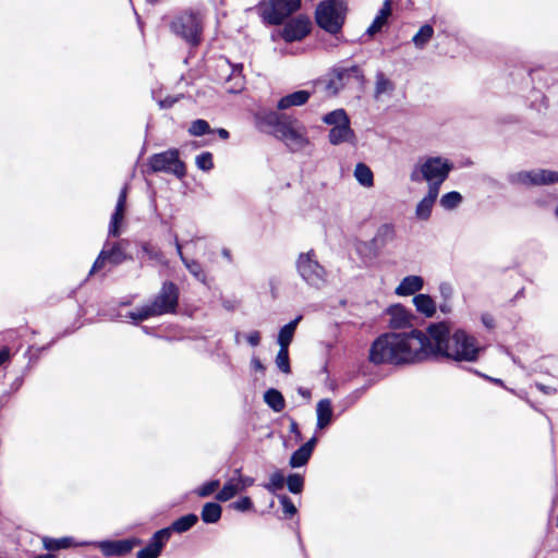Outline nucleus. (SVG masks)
Masks as SVG:
<instances>
[{
    "mask_svg": "<svg viewBox=\"0 0 558 558\" xmlns=\"http://www.w3.org/2000/svg\"><path fill=\"white\" fill-rule=\"evenodd\" d=\"M316 442H317V438L312 437L307 442L302 445L298 450H295L292 453L289 464L292 468H301V466L305 465L308 462V460L314 451Z\"/></svg>",
    "mask_w": 558,
    "mask_h": 558,
    "instance_id": "obj_20",
    "label": "nucleus"
},
{
    "mask_svg": "<svg viewBox=\"0 0 558 558\" xmlns=\"http://www.w3.org/2000/svg\"><path fill=\"white\" fill-rule=\"evenodd\" d=\"M171 31L191 45H198L203 32V17L199 13L186 11L171 22Z\"/></svg>",
    "mask_w": 558,
    "mask_h": 558,
    "instance_id": "obj_7",
    "label": "nucleus"
},
{
    "mask_svg": "<svg viewBox=\"0 0 558 558\" xmlns=\"http://www.w3.org/2000/svg\"><path fill=\"white\" fill-rule=\"evenodd\" d=\"M311 94L307 90H298L282 97L278 101V109L286 110L294 106H302L310 99Z\"/></svg>",
    "mask_w": 558,
    "mask_h": 558,
    "instance_id": "obj_26",
    "label": "nucleus"
},
{
    "mask_svg": "<svg viewBox=\"0 0 558 558\" xmlns=\"http://www.w3.org/2000/svg\"><path fill=\"white\" fill-rule=\"evenodd\" d=\"M426 348H430V356H444L458 362H474L481 351L473 336L462 329H457L450 335V328L444 322L428 326Z\"/></svg>",
    "mask_w": 558,
    "mask_h": 558,
    "instance_id": "obj_2",
    "label": "nucleus"
},
{
    "mask_svg": "<svg viewBox=\"0 0 558 558\" xmlns=\"http://www.w3.org/2000/svg\"><path fill=\"white\" fill-rule=\"evenodd\" d=\"M328 140L332 145H340L343 143L354 144L355 133L351 129L350 122L342 125L333 126L330 129Z\"/></svg>",
    "mask_w": 558,
    "mask_h": 558,
    "instance_id": "obj_19",
    "label": "nucleus"
},
{
    "mask_svg": "<svg viewBox=\"0 0 558 558\" xmlns=\"http://www.w3.org/2000/svg\"><path fill=\"white\" fill-rule=\"evenodd\" d=\"M355 180L364 187H372L374 185V174L371 168L364 162H359L354 168Z\"/></svg>",
    "mask_w": 558,
    "mask_h": 558,
    "instance_id": "obj_30",
    "label": "nucleus"
},
{
    "mask_svg": "<svg viewBox=\"0 0 558 558\" xmlns=\"http://www.w3.org/2000/svg\"><path fill=\"white\" fill-rule=\"evenodd\" d=\"M350 77L349 70H339L336 71L332 75V77L329 80L326 89L331 93L332 95H336L339 93L342 88H344L345 81Z\"/></svg>",
    "mask_w": 558,
    "mask_h": 558,
    "instance_id": "obj_33",
    "label": "nucleus"
},
{
    "mask_svg": "<svg viewBox=\"0 0 558 558\" xmlns=\"http://www.w3.org/2000/svg\"><path fill=\"white\" fill-rule=\"evenodd\" d=\"M173 101L174 100L165 99V100L160 101V106L161 107H170L173 104Z\"/></svg>",
    "mask_w": 558,
    "mask_h": 558,
    "instance_id": "obj_62",
    "label": "nucleus"
},
{
    "mask_svg": "<svg viewBox=\"0 0 558 558\" xmlns=\"http://www.w3.org/2000/svg\"><path fill=\"white\" fill-rule=\"evenodd\" d=\"M323 122L333 128L350 122V119L343 109H336L325 114L323 118Z\"/></svg>",
    "mask_w": 558,
    "mask_h": 558,
    "instance_id": "obj_37",
    "label": "nucleus"
},
{
    "mask_svg": "<svg viewBox=\"0 0 558 558\" xmlns=\"http://www.w3.org/2000/svg\"><path fill=\"white\" fill-rule=\"evenodd\" d=\"M389 324L393 328H402L411 323L412 315L402 305H393L389 308Z\"/></svg>",
    "mask_w": 558,
    "mask_h": 558,
    "instance_id": "obj_24",
    "label": "nucleus"
},
{
    "mask_svg": "<svg viewBox=\"0 0 558 558\" xmlns=\"http://www.w3.org/2000/svg\"><path fill=\"white\" fill-rule=\"evenodd\" d=\"M296 270L300 277L315 289L323 288L327 281V270L318 263L313 251L299 255Z\"/></svg>",
    "mask_w": 558,
    "mask_h": 558,
    "instance_id": "obj_8",
    "label": "nucleus"
},
{
    "mask_svg": "<svg viewBox=\"0 0 558 558\" xmlns=\"http://www.w3.org/2000/svg\"><path fill=\"white\" fill-rule=\"evenodd\" d=\"M300 5L301 0H264L262 16L267 23L278 25L294 13Z\"/></svg>",
    "mask_w": 558,
    "mask_h": 558,
    "instance_id": "obj_9",
    "label": "nucleus"
},
{
    "mask_svg": "<svg viewBox=\"0 0 558 558\" xmlns=\"http://www.w3.org/2000/svg\"><path fill=\"white\" fill-rule=\"evenodd\" d=\"M221 254H222V256H223L225 258H227L228 260H231V252H230V250H228V248H223V250L221 251Z\"/></svg>",
    "mask_w": 558,
    "mask_h": 558,
    "instance_id": "obj_61",
    "label": "nucleus"
},
{
    "mask_svg": "<svg viewBox=\"0 0 558 558\" xmlns=\"http://www.w3.org/2000/svg\"><path fill=\"white\" fill-rule=\"evenodd\" d=\"M196 166L204 171H208L214 167L213 155L208 151L202 153L196 157Z\"/></svg>",
    "mask_w": 558,
    "mask_h": 558,
    "instance_id": "obj_48",
    "label": "nucleus"
},
{
    "mask_svg": "<svg viewBox=\"0 0 558 558\" xmlns=\"http://www.w3.org/2000/svg\"><path fill=\"white\" fill-rule=\"evenodd\" d=\"M43 544L47 550H59V549L70 547L72 545V538L71 537H62V538L44 537Z\"/></svg>",
    "mask_w": 558,
    "mask_h": 558,
    "instance_id": "obj_38",
    "label": "nucleus"
},
{
    "mask_svg": "<svg viewBox=\"0 0 558 558\" xmlns=\"http://www.w3.org/2000/svg\"><path fill=\"white\" fill-rule=\"evenodd\" d=\"M126 241L122 240L119 242L110 243L106 242L98 257L96 258L89 275H93L97 270L101 269L107 263L117 266L122 264L129 257L125 253Z\"/></svg>",
    "mask_w": 558,
    "mask_h": 558,
    "instance_id": "obj_11",
    "label": "nucleus"
},
{
    "mask_svg": "<svg viewBox=\"0 0 558 558\" xmlns=\"http://www.w3.org/2000/svg\"><path fill=\"white\" fill-rule=\"evenodd\" d=\"M345 15L347 5L343 0L320 1L315 10L317 25L336 37L341 33Z\"/></svg>",
    "mask_w": 558,
    "mask_h": 558,
    "instance_id": "obj_6",
    "label": "nucleus"
},
{
    "mask_svg": "<svg viewBox=\"0 0 558 558\" xmlns=\"http://www.w3.org/2000/svg\"><path fill=\"white\" fill-rule=\"evenodd\" d=\"M220 486L219 480H213L209 482L204 483L202 486H199L195 493L199 497H208L213 493H215Z\"/></svg>",
    "mask_w": 558,
    "mask_h": 558,
    "instance_id": "obj_47",
    "label": "nucleus"
},
{
    "mask_svg": "<svg viewBox=\"0 0 558 558\" xmlns=\"http://www.w3.org/2000/svg\"><path fill=\"white\" fill-rule=\"evenodd\" d=\"M508 182L513 185L521 186H539L538 184V173L537 169L533 170H522L518 172L510 173L508 175Z\"/></svg>",
    "mask_w": 558,
    "mask_h": 558,
    "instance_id": "obj_22",
    "label": "nucleus"
},
{
    "mask_svg": "<svg viewBox=\"0 0 558 558\" xmlns=\"http://www.w3.org/2000/svg\"><path fill=\"white\" fill-rule=\"evenodd\" d=\"M288 489L292 494H300L304 486V478L300 474H290L287 478Z\"/></svg>",
    "mask_w": 558,
    "mask_h": 558,
    "instance_id": "obj_45",
    "label": "nucleus"
},
{
    "mask_svg": "<svg viewBox=\"0 0 558 558\" xmlns=\"http://www.w3.org/2000/svg\"><path fill=\"white\" fill-rule=\"evenodd\" d=\"M9 350L3 348L0 349V365L3 364L9 359Z\"/></svg>",
    "mask_w": 558,
    "mask_h": 558,
    "instance_id": "obj_59",
    "label": "nucleus"
},
{
    "mask_svg": "<svg viewBox=\"0 0 558 558\" xmlns=\"http://www.w3.org/2000/svg\"><path fill=\"white\" fill-rule=\"evenodd\" d=\"M317 427L324 429L332 421V404L329 399H322L316 405Z\"/></svg>",
    "mask_w": 558,
    "mask_h": 558,
    "instance_id": "obj_25",
    "label": "nucleus"
},
{
    "mask_svg": "<svg viewBox=\"0 0 558 558\" xmlns=\"http://www.w3.org/2000/svg\"><path fill=\"white\" fill-rule=\"evenodd\" d=\"M178 287L171 281H166L163 282L158 294L150 303L144 304L134 311L129 312L125 317L134 322H141L150 317L174 313L178 306Z\"/></svg>",
    "mask_w": 558,
    "mask_h": 558,
    "instance_id": "obj_4",
    "label": "nucleus"
},
{
    "mask_svg": "<svg viewBox=\"0 0 558 558\" xmlns=\"http://www.w3.org/2000/svg\"><path fill=\"white\" fill-rule=\"evenodd\" d=\"M264 401L275 412H281L286 407V402H284V398H283L282 393L279 390L274 389V388L268 389L264 393Z\"/></svg>",
    "mask_w": 558,
    "mask_h": 558,
    "instance_id": "obj_32",
    "label": "nucleus"
},
{
    "mask_svg": "<svg viewBox=\"0 0 558 558\" xmlns=\"http://www.w3.org/2000/svg\"><path fill=\"white\" fill-rule=\"evenodd\" d=\"M246 341L248 342L250 345L252 347H257L260 342V333L259 331H251L247 336H246Z\"/></svg>",
    "mask_w": 558,
    "mask_h": 558,
    "instance_id": "obj_53",
    "label": "nucleus"
},
{
    "mask_svg": "<svg viewBox=\"0 0 558 558\" xmlns=\"http://www.w3.org/2000/svg\"><path fill=\"white\" fill-rule=\"evenodd\" d=\"M276 365L277 367L284 374H289L291 372L290 361H289V349L288 348H279V351L276 356Z\"/></svg>",
    "mask_w": 558,
    "mask_h": 558,
    "instance_id": "obj_42",
    "label": "nucleus"
},
{
    "mask_svg": "<svg viewBox=\"0 0 558 558\" xmlns=\"http://www.w3.org/2000/svg\"><path fill=\"white\" fill-rule=\"evenodd\" d=\"M235 474L236 476L234 477L238 481L242 490H245L247 487L254 484V478L241 475L240 470H235Z\"/></svg>",
    "mask_w": 558,
    "mask_h": 558,
    "instance_id": "obj_51",
    "label": "nucleus"
},
{
    "mask_svg": "<svg viewBox=\"0 0 558 558\" xmlns=\"http://www.w3.org/2000/svg\"><path fill=\"white\" fill-rule=\"evenodd\" d=\"M198 521V517L194 513H190L177 519L170 526L163 530H169V537L172 532L184 533L194 526Z\"/></svg>",
    "mask_w": 558,
    "mask_h": 558,
    "instance_id": "obj_29",
    "label": "nucleus"
},
{
    "mask_svg": "<svg viewBox=\"0 0 558 558\" xmlns=\"http://www.w3.org/2000/svg\"><path fill=\"white\" fill-rule=\"evenodd\" d=\"M428 357H430V348H426V333L421 330L384 333L372 343L369 349V361L376 365H401Z\"/></svg>",
    "mask_w": 558,
    "mask_h": 558,
    "instance_id": "obj_1",
    "label": "nucleus"
},
{
    "mask_svg": "<svg viewBox=\"0 0 558 558\" xmlns=\"http://www.w3.org/2000/svg\"><path fill=\"white\" fill-rule=\"evenodd\" d=\"M415 310L425 317H433L437 311L436 302L428 294H416L412 300Z\"/></svg>",
    "mask_w": 558,
    "mask_h": 558,
    "instance_id": "obj_23",
    "label": "nucleus"
},
{
    "mask_svg": "<svg viewBox=\"0 0 558 558\" xmlns=\"http://www.w3.org/2000/svg\"><path fill=\"white\" fill-rule=\"evenodd\" d=\"M137 539L102 541L97 543L98 548L107 557L123 556L130 553L138 544Z\"/></svg>",
    "mask_w": 558,
    "mask_h": 558,
    "instance_id": "obj_15",
    "label": "nucleus"
},
{
    "mask_svg": "<svg viewBox=\"0 0 558 558\" xmlns=\"http://www.w3.org/2000/svg\"><path fill=\"white\" fill-rule=\"evenodd\" d=\"M125 203H126V186H124L119 194L114 211L124 214Z\"/></svg>",
    "mask_w": 558,
    "mask_h": 558,
    "instance_id": "obj_52",
    "label": "nucleus"
},
{
    "mask_svg": "<svg viewBox=\"0 0 558 558\" xmlns=\"http://www.w3.org/2000/svg\"><path fill=\"white\" fill-rule=\"evenodd\" d=\"M462 202V196L459 192H449L441 196L440 205L447 210L454 209Z\"/></svg>",
    "mask_w": 558,
    "mask_h": 558,
    "instance_id": "obj_40",
    "label": "nucleus"
},
{
    "mask_svg": "<svg viewBox=\"0 0 558 558\" xmlns=\"http://www.w3.org/2000/svg\"><path fill=\"white\" fill-rule=\"evenodd\" d=\"M439 192L435 187L428 189L427 194L418 202L415 208V216L418 220H428L432 215L433 206Z\"/></svg>",
    "mask_w": 558,
    "mask_h": 558,
    "instance_id": "obj_21",
    "label": "nucleus"
},
{
    "mask_svg": "<svg viewBox=\"0 0 558 558\" xmlns=\"http://www.w3.org/2000/svg\"><path fill=\"white\" fill-rule=\"evenodd\" d=\"M123 219H124V214L113 211V214L111 216L110 223H109V230H108L109 236L117 238L120 235V233H121L120 228L123 222Z\"/></svg>",
    "mask_w": 558,
    "mask_h": 558,
    "instance_id": "obj_44",
    "label": "nucleus"
},
{
    "mask_svg": "<svg viewBox=\"0 0 558 558\" xmlns=\"http://www.w3.org/2000/svg\"><path fill=\"white\" fill-rule=\"evenodd\" d=\"M209 132V124L207 121L197 119L192 122L189 133L193 136H202Z\"/></svg>",
    "mask_w": 558,
    "mask_h": 558,
    "instance_id": "obj_46",
    "label": "nucleus"
},
{
    "mask_svg": "<svg viewBox=\"0 0 558 558\" xmlns=\"http://www.w3.org/2000/svg\"><path fill=\"white\" fill-rule=\"evenodd\" d=\"M148 165L154 172L173 173L178 178L185 174L184 163L179 159L177 149H169L155 154L149 158Z\"/></svg>",
    "mask_w": 558,
    "mask_h": 558,
    "instance_id": "obj_10",
    "label": "nucleus"
},
{
    "mask_svg": "<svg viewBox=\"0 0 558 558\" xmlns=\"http://www.w3.org/2000/svg\"><path fill=\"white\" fill-rule=\"evenodd\" d=\"M218 135H219L222 140H227V138H229V132H228L226 129H219V130H218Z\"/></svg>",
    "mask_w": 558,
    "mask_h": 558,
    "instance_id": "obj_60",
    "label": "nucleus"
},
{
    "mask_svg": "<svg viewBox=\"0 0 558 558\" xmlns=\"http://www.w3.org/2000/svg\"><path fill=\"white\" fill-rule=\"evenodd\" d=\"M286 480L281 471L274 472L270 477L269 482L264 484V488L267 489L269 493H276L279 489H282L284 486Z\"/></svg>",
    "mask_w": 558,
    "mask_h": 558,
    "instance_id": "obj_39",
    "label": "nucleus"
},
{
    "mask_svg": "<svg viewBox=\"0 0 558 558\" xmlns=\"http://www.w3.org/2000/svg\"><path fill=\"white\" fill-rule=\"evenodd\" d=\"M218 68L225 73L226 82L229 84L227 90L230 93H239L244 87V80L242 76V64L231 65L227 59H220Z\"/></svg>",
    "mask_w": 558,
    "mask_h": 558,
    "instance_id": "obj_13",
    "label": "nucleus"
},
{
    "mask_svg": "<svg viewBox=\"0 0 558 558\" xmlns=\"http://www.w3.org/2000/svg\"><path fill=\"white\" fill-rule=\"evenodd\" d=\"M535 387H536L541 392H543L544 395H548V396L555 395V393H556V391H557L554 387L546 386V385L541 384V383H536V384H535Z\"/></svg>",
    "mask_w": 558,
    "mask_h": 558,
    "instance_id": "obj_54",
    "label": "nucleus"
},
{
    "mask_svg": "<svg viewBox=\"0 0 558 558\" xmlns=\"http://www.w3.org/2000/svg\"><path fill=\"white\" fill-rule=\"evenodd\" d=\"M424 287V279L421 276L410 275L404 277L395 290L399 296L414 295Z\"/></svg>",
    "mask_w": 558,
    "mask_h": 558,
    "instance_id": "obj_18",
    "label": "nucleus"
},
{
    "mask_svg": "<svg viewBox=\"0 0 558 558\" xmlns=\"http://www.w3.org/2000/svg\"><path fill=\"white\" fill-rule=\"evenodd\" d=\"M311 21L308 17L300 15L289 21L280 31V36L287 43L300 41L311 32Z\"/></svg>",
    "mask_w": 558,
    "mask_h": 558,
    "instance_id": "obj_12",
    "label": "nucleus"
},
{
    "mask_svg": "<svg viewBox=\"0 0 558 558\" xmlns=\"http://www.w3.org/2000/svg\"><path fill=\"white\" fill-rule=\"evenodd\" d=\"M141 251L151 260H156L158 263L163 264L165 258L163 254L160 250L156 248L149 242L141 243Z\"/></svg>",
    "mask_w": 558,
    "mask_h": 558,
    "instance_id": "obj_43",
    "label": "nucleus"
},
{
    "mask_svg": "<svg viewBox=\"0 0 558 558\" xmlns=\"http://www.w3.org/2000/svg\"><path fill=\"white\" fill-rule=\"evenodd\" d=\"M258 118L263 123L271 126L272 134L291 151H300L308 145L307 130L298 119L275 111Z\"/></svg>",
    "mask_w": 558,
    "mask_h": 558,
    "instance_id": "obj_3",
    "label": "nucleus"
},
{
    "mask_svg": "<svg viewBox=\"0 0 558 558\" xmlns=\"http://www.w3.org/2000/svg\"><path fill=\"white\" fill-rule=\"evenodd\" d=\"M243 492L235 480V477H231L229 481H227L223 485V487L217 493L216 499L218 501H228L232 499L235 495Z\"/></svg>",
    "mask_w": 558,
    "mask_h": 558,
    "instance_id": "obj_31",
    "label": "nucleus"
},
{
    "mask_svg": "<svg viewBox=\"0 0 558 558\" xmlns=\"http://www.w3.org/2000/svg\"><path fill=\"white\" fill-rule=\"evenodd\" d=\"M396 227L393 223H383L377 228L373 239L371 240V245L376 252H379L386 245L391 243L396 239Z\"/></svg>",
    "mask_w": 558,
    "mask_h": 558,
    "instance_id": "obj_17",
    "label": "nucleus"
},
{
    "mask_svg": "<svg viewBox=\"0 0 558 558\" xmlns=\"http://www.w3.org/2000/svg\"><path fill=\"white\" fill-rule=\"evenodd\" d=\"M231 507L236 511L245 512L253 508V502L250 497H242L241 499L234 501Z\"/></svg>",
    "mask_w": 558,
    "mask_h": 558,
    "instance_id": "obj_49",
    "label": "nucleus"
},
{
    "mask_svg": "<svg viewBox=\"0 0 558 558\" xmlns=\"http://www.w3.org/2000/svg\"><path fill=\"white\" fill-rule=\"evenodd\" d=\"M222 509L217 502H207L203 506L201 518L205 523H216L221 518Z\"/></svg>",
    "mask_w": 558,
    "mask_h": 558,
    "instance_id": "obj_34",
    "label": "nucleus"
},
{
    "mask_svg": "<svg viewBox=\"0 0 558 558\" xmlns=\"http://www.w3.org/2000/svg\"><path fill=\"white\" fill-rule=\"evenodd\" d=\"M439 291L445 298H449L452 293V289L448 283H441L439 287Z\"/></svg>",
    "mask_w": 558,
    "mask_h": 558,
    "instance_id": "obj_56",
    "label": "nucleus"
},
{
    "mask_svg": "<svg viewBox=\"0 0 558 558\" xmlns=\"http://www.w3.org/2000/svg\"><path fill=\"white\" fill-rule=\"evenodd\" d=\"M538 173V184L541 185H551L558 183V171L549 170V169H537Z\"/></svg>",
    "mask_w": 558,
    "mask_h": 558,
    "instance_id": "obj_41",
    "label": "nucleus"
},
{
    "mask_svg": "<svg viewBox=\"0 0 558 558\" xmlns=\"http://www.w3.org/2000/svg\"><path fill=\"white\" fill-rule=\"evenodd\" d=\"M173 243L177 250V254L180 257L181 262L185 266V268L189 270V272L199 282L206 283L207 275L202 266V264L196 259H190L184 256L183 254V245L180 243L178 235L174 234L173 236Z\"/></svg>",
    "mask_w": 558,
    "mask_h": 558,
    "instance_id": "obj_16",
    "label": "nucleus"
},
{
    "mask_svg": "<svg viewBox=\"0 0 558 558\" xmlns=\"http://www.w3.org/2000/svg\"><path fill=\"white\" fill-rule=\"evenodd\" d=\"M391 14V2L386 0L384 2L383 8L379 10L378 14L374 19L373 23L367 28V34L373 36L378 33L383 26L387 23L388 17Z\"/></svg>",
    "mask_w": 558,
    "mask_h": 558,
    "instance_id": "obj_27",
    "label": "nucleus"
},
{
    "mask_svg": "<svg viewBox=\"0 0 558 558\" xmlns=\"http://www.w3.org/2000/svg\"><path fill=\"white\" fill-rule=\"evenodd\" d=\"M35 558H54V556L51 554H45V555L36 556Z\"/></svg>",
    "mask_w": 558,
    "mask_h": 558,
    "instance_id": "obj_63",
    "label": "nucleus"
},
{
    "mask_svg": "<svg viewBox=\"0 0 558 558\" xmlns=\"http://www.w3.org/2000/svg\"><path fill=\"white\" fill-rule=\"evenodd\" d=\"M301 319L302 316H298L295 319L291 320L279 330L277 341L280 348L289 349V345L293 340V336L298 327V324L300 323Z\"/></svg>",
    "mask_w": 558,
    "mask_h": 558,
    "instance_id": "obj_28",
    "label": "nucleus"
},
{
    "mask_svg": "<svg viewBox=\"0 0 558 558\" xmlns=\"http://www.w3.org/2000/svg\"><path fill=\"white\" fill-rule=\"evenodd\" d=\"M290 433L294 434L295 437L298 438V440H300L302 438L298 423L293 420L290 423Z\"/></svg>",
    "mask_w": 558,
    "mask_h": 558,
    "instance_id": "obj_57",
    "label": "nucleus"
},
{
    "mask_svg": "<svg viewBox=\"0 0 558 558\" xmlns=\"http://www.w3.org/2000/svg\"><path fill=\"white\" fill-rule=\"evenodd\" d=\"M169 541V530L157 531L149 543L141 549L136 557L137 558H158L165 544Z\"/></svg>",
    "mask_w": 558,
    "mask_h": 558,
    "instance_id": "obj_14",
    "label": "nucleus"
},
{
    "mask_svg": "<svg viewBox=\"0 0 558 558\" xmlns=\"http://www.w3.org/2000/svg\"><path fill=\"white\" fill-rule=\"evenodd\" d=\"M252 366L256 371H259V372H264L265 371V367H264L263 363L257 357H253L252 359Z\"/></svg>",
    "mask_w": 558,
    "mask_h": 558,
    "instance_id": "obj_58",
    "label": "nucleus"
},
{
    "mask_svg": "<svg viewBox=\"0 0 558 558\" xmlns=\"http://www.w3.org/2000/svg\"><path fill=\"white\" fill-rule=\"evenodd\" d=\"M279 500L286 514L292 517L296 513V508L288 496H280Z\"/></svg>",
    "mask_w": 558,
    "mask_h": 558,
    "instance_id": "obj_50",
    "label": "nucleus"
},
{
    "mask_svg": "<svg viewBox=\"0 0 558 558\" xmlns=\"http://www.w3.org/2000/svg\"><path fill=\"white\" fill-rule=\"evenodd\" d=\"M393 89V82L386 77L384 73L378 72L376 74L375 97L378 99L384 94H391Z\"/></svg>",
    "mask_w": 558,
    "mask_h": 558,
    "instance_id": "obj_35",
    "label": "nucleus"
},
{
    "mask_svg": "<svg viewBox=\"0 0 558 558\" xmlns=\"http://www.w3.org/2000/svg\"><path fill=\"white\" fill-rule=\"evenodd\" d=\"M494 383L498 384V385H502V380L501 379H492Z\"/></svg>",
    "mask_w": 558,
    "mask_h": 558,
    "instance_id": "obj_64",
    "label": "nucleus"
},
{
    "mask_svg": "<svg viewBox=\"0 0 558 558\" xmlns=\"http://www.w3.org/2000/svg\"><path fill=\"white\" fill-rule=\"evenodd\" d=\"M453 165L446 158L436 156L420 160L410 173L412 182L426 181L428 189L435 187L439 192L440 185L446 181Z\"/></svg>",
    "mask_w": 558,
    "mask_h": 558,
    "instance_id": "obj_5",
    "label": "nucleus"
},
{
    "mask_svg": "<svg viewBox=\"0 0 558 558\" xmlns=\"http://www.w3.org/2000/svg\"><path fill=\"white\" fill-rule=\"evenodd\" d=\"M482 323L484 324L485 327H487L488 329H492L494 328L495 326V320H494V317L489 314H483L482 315Z\"/></svg>",
    "mask_w": 558,
    "mask_h": 558,
    "instance_id": "obj_55",
    "label": "nucleus"
},
{
    "mask_svg": "<svg viewBox=\"0 0 558 558\" xmlns=\"http://www.w3.org/2000/svg\"><path fill=\"white\" fill-rule=\"evenodd\" d=\"M433 35V27L429 24H425L413 36L412 41L416 48L423 49L426 46V44L432 39Z\"/></svg>",
    "mask_w": 558,
    "mask_h": 558,
    "instance_id": "obj_36",
    "label": "nucleus"
}]
</instances>
